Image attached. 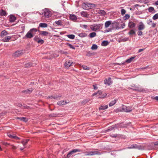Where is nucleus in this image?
<instances>
[{"mask_svg":"<svg viewBox=\"0 0 158 158\" xmlns=\"http://www.w3.org/2000/svg\"><path fill=\"white\" fill-rule=\"evenodd\" d=\"M2 144H3V145H6V146H7V145H9V144L6 143V142H3V143H2Z\"/></svg>","mask_w":158,"mask_h":158,"instance_id":"obj_62","label":"nucleus"},{"mask_svg":"<svg viewBox=\"0 0 158 158\" xmlns=\"http://www.w3.org/2000/svg\"><path fill=\"white\" fill-rule=\"evenodd\" d=\"M23 50H18L13 54V56L15 57H18L22 55L24 53Z\"/></svg>","mask_w":158,"mask_h":158,"instance_id":"obj_7","label":"nucleus"},{"mask_svg":"<svg viewBox=\"0 0 158 158\" xmlns=\"http://www.w3.org/2000/svg\"><path fill=\"white\" fill-rule=\"evenodd\" d=\"M125 26V23H123L121 25V28H123Z\"/></svg>","mask_w":158,"mask_h":158,"instance_id":"obj_58","label":"nucleus"},{"mask_svg":"<svg viewBox=\"0 0 158 158\" xmlns=\"http://www.w3.org/2000/svg\"><path fill=\"white\" fill-rule=\"evenodd\" d=\"M104 83L105 84L109 85L112 84L111 78L109 77L108 79H106L104 80Z\"/></svg>","mask_w":158,"mask_h":158,"instance_id":"obj_14","label":"nucleus"},{"mask_svg":"<svg viewBox=\"0 0 158 158\" xmlns=\"http://www.w3.org/2000/svg\"><path fill=\"white\" fill-rule=\"evenodd\" d=\"M108 107L107 105L105 106H101L99 108V110H104L107 109Z\"/></svg>","mask_w":158,"mask_h":158,"instance_id":"obj_29","label":"nucleus"},{"mask_svg":"<svg viewBox=\"0 0 158 158\" xmlns=\"http://www.w3.org/2000/svg\"><path fill=\"white\" fill-rule=\"evenodd\" d=\"M144 50V49L143 48V49H139L138 51V52H140L143 51Z\"/></svg>","mask_w":158,"mask_h":158,"instance_id":"obj_64","label":"nucleus"},{"mask_svg":"<svg viewBox=\"0 0 158 158\" xmlns=\"http://www.w3.org/2000/svg\"><path fill=\"white\" fill-rule=\"evenodd\" d=\"M59 52L61 54H64L65 55H66L68 54V53L67 52L62 50H60L59 51Z\"/></svg>","mask_w":158,"mask_h":158,"instance_id":"obj_42","label":"nucleus"},{"mask_svg":"<svg viewBox=\"0 0 158 158\" xmlns=\"http://www.w3.org/2000/svg\"><path fill=\"white\" fill-rule=\"evenodd\" d=\"M82 67L84 70H88L89 69V68L86 66L83 65L82 66Z\"/></svg>","mask_w":158,"mask_h":158,"instance_id":"obj_48","label":"nucleus"},{"mask_svg":"<svg viewBox=\"0 0 158 158\" xmlns=\"http://www.w3.org/2000/svg\"><path fill=\"white\" fill-rule=\"evenodd\" d=\"M147 23L149 25H151L152 27H155L156 26V23L152 22V21L151 19H149L147 20Z\"/></svg>","mask_w":158,"mask_h":158,"instance_id":"obj_13","label":"nucleus"},{"mask_svg":"<svg viewBox=\"0 0 158 158\" xmlns=\"http://www.w3.org/2000/svg\"><path fill=\"white\" fill-rule=\"evenodd\" d=\"M67 44L70 48L73 49H75V48L72 44L69 43H68Z\"/></svg>","mask_w":158,"mask_h":158,"instance_id":"obj_54","label":"nucleus"},{"mask_svg":"<svg viewBox=\"0 0 158 158\" xmlns=\"http://www.w3.org/2000/svg\"><path fill=\"white\" fill-rule=\"evenodd\" d=\"M112 30V29L111 28H108L107 29L105 30L104 31V33H107L110 31H111Z\"/></svg>","mask_w":158,"mask_h":158,"instance_id":"obj_55","label":"nucleus"},{"mask_svg":"<svg viewBox=\"0 0 158 158\" xmlns=\"http://www.w3.org/2000/svg\"><path fill=\"white\" fill-rule=\"evenodd\" d=\"M116 102V101L115 100L111 101L109 103V106H111L114 105Z\"/></svg>","mask_w":158,"mask_h":158,"instance_id":"obj_37","label":"nucleus"},{"mask_svg":"<svg viewBox=\"0 0 158 158\" xmlns=\"http://www.w3.org/2000/svg\"><path fill=\"white\" fill-rule=\"evenodd\" d=\"M34 40L37 42L38 40H39V38L37 36H36L34 39Z\"/></svg>","mask_w":158,"mask_h":158,"instance_id":"obj_56","label":"nucleus"},{"mask_svg":"<svg viewBox=\"0 0 158 158\" xmlns=\"http://www.w3.org/2000/svg\"><path fill=\"white\" fill-rule=\"evenodd\" d=\"M152 19L154 20H156L158 19V13L155 14L153 17Z\"/></svg>","mask_w":158,"mask_h":158,"instance_id":"obj_44","label":"nucleus"},{"mask_svg":"<svg viewBox=\"0 0 158 158\" xmlns=\"http://www.w3.org/2000/svg\"><path fill=\"white\" fill-rule=\"evenodd\" d=\"M132 109L131 107H127L126 106H123L122 107V111L125 112H128L131 111Z\"/></svg>","mask_w":158,"mask_h":158,"instance_id":"obj_8","label":"nucleus"},{"mask_svg":"<svg viewBox=\"0 0 158 158\" xmlns=\"http://www.w3.org/2000/svg\"><path fill=\"white\" fill-rule=\"evenodd\" d=\"M86 35L87 34L85 33H80V37H85L86 36Z\"/></svg>","mask_w":158,"mask_h":158,"instance_id":"obj_46","label":"nucleus"},{"mask_svg":"<svg viewBox=\"0 0 158 158\" xmlns=\"http://www.w3.org/2000/svg\"><path fill=\"white\" fill-rule=\"evenodd\" d=\"M25 66V67H29L31 66H34V65L31 63L29 62L26 64Z\"/></svg>","mask_w":158,"mask_h":158,"instance_id":"obj_39","label":"nucleus"},{"mask_svg":"<svg viewBox=\"0 0 158 158\" xmlns=\"http://www.w3.org/2000/svg\"><path fill=\"white\" fill-rule=\"evenodd\" d=\"M11 146L12 148L13 149L15 150V149H16L17 148L15 146L13 145H11Z\"/></svg>","mask_w":158,"mask_h":158,"instance_id":"obj_61","label":"nucleus"},{"mask_svg":"<svg viewBox=\"0 0 158 158\" xmlns=\"http://www.w3.org/2000/svg\"><path fill=\"white\" fill-rule=\"evenodd\" d=\"M135 32L133 30H131L129 33V34L130 35H133L135 34Z\"/></svg>","mask_w":158,"mask_h":158,"instance_id":"obj_52","label":"nucleus"},{"mask_svg":"<svg viewBox=\"0 0 158 158\" xmlns=\"http://www.w3.org/2000/svg\"><path fill=\"white\" fill-rule=\"evenodd\" d=\"M100 153L97 151H89L85 153L86 156H92L96 154H100Z\"/></svg>","mask_w":158,"mask_h":158,"instance_id":"obj_6","label":"nucleus"},{"mask_svg":"<svg viewBox=\"0 0 158 158\" xmlns=\"http://www.w3.org/2000/svg\"><path fill=\"white\" fill-rule=\"evenodd\" d=\"M135 148V146L134 145H132L130 147L128 148H130V149L134 148Z\"/></svg>","mask_w":158,"mask_h":158,"instance_id":"obj_60","label":"nucleus"},{"mask_svg":"<svg viewBox=\"0 0 158 158\" xmlns=\"http://www.w3.org/2000/svg\"><path fill=\"white\" fill-rule=\"evenodd\" d=\"M7 13L3 9H1L0 11V15L1 16H6L7 15Z\"/></svg>","mask_w":158,"mask_h":158,"instance_id":"obj_27","label":"nucleus"},{"mask_svg":"<svg viewBox=\"0 0 158 158\" xmlns=\"http://www.w3.org/2000/svg\"><path fill=\"white\" fill-rule=\"evenodd\" d=\"M57 116V114H54V113L50 114L49 115V116L50 117H56Z\"/></svg>","mask_w":158,"mask_h":158,"instance_id":"obj_51","label":"nucleus"},{"mask_svg":"<svg viewBox=\"0 0 158 158\" xmlns=\"http://www.w3.org/2000/svg\"><path fill=\"white\" fill-rule=\"evenodd\" d=\"M112 22L111 21L109 20L106 21L105 23V27L108 28L111 24H112Z\"/></svg>","mask_w":158,"mask_h":158,"instance_id":"obj_17","label":"nucleus"},{"mask_svg":"<svg viewBox=\"0 0 158 158\" xmlns=\"http://www.w3.org/2000/svg\"><path fill=\"white\" fill-rule=\"evenodd\" d=\"M93 96L97 95V96H99V98H103L105 97L107 94L106 93L102 94L101 91H98L97 93H95L93 94Z\"/></svg>","mask_w":158,"mask_h":158,"instance_id":"obj_5","label":"nucleus"},{"mask_svg":"<svg viewBox=\"0 0 158 158\" xmlns=\"http://www.w3.org/2000/svg\"><path fill=\"white\" fill-rule=\"evenodd\" d=\"M61 97V95H56L55 96H48L47 97V98H51V99H56V100H58L60 99V98Z\"/></svg>","mask_w":158,"mask_h":158,"instance_id":"obj_15","label":"nucleus"},{"mask_svg":"<svg viewBox=\"0 0 158 158\" xmlns=\"http://www.w3.org/2000/svg\"><path fill=\"white\" fill-rule=\"evenodd\" d=\"M38 31L40 32V34L41 35L43 36H47V35L49 33L48 31H40L38 30Z\"/></svg>","mask_w":158,"mask_h":158,"instance_id":"obj_18","label":"nucleus"},{"mask_svg":"<svg viewBox=\"0 0 158 158\" xmlns=\"http://www.w3.org/2000/svg\"><path fill=\"white\" fill-rule=\"evenodd\" d=\"M8 34L7 32L5 30L2 31L0 34V36L1 37H3L4 36Z\"/></svg>","mask_w":158,"mask_h":158,"instance_id":"obj_22","label":"nucleus"},{"mask_svg":"<svg viewBox=\"0 0 158 158\" xmlns=\"http://www.w3.org/2000/svg\"><path fill=\"white\" fill-rule=\"evenodd\" d=\"M7 135L11 139H14L15 135L13 133H7Z\"/></svg>","mask_w":158,"mask_h":158,"instance_id":"obj_30","label":"nucleus"},{"mask_svg":"<svg viewBox=\"0 0 158 158\" xmlns=\"http://www.w3.org/2000/svg\"><path fill=\"white\" fill-rule=\"evenodd\" d=\"M134 58L135 57H131L129 59H127L126 60V62L127 63H130L134 59Z\"/></svg>","mask_w":158,"mask_h":158,"instance_id":"obj_38","label":"nucleus"},{"mask_svg":"<svg viewBox=\"0 0 158 158\" xmlns=\"http://www.w3.org/2000/svg\"><path fill=\"white\" fill-rule=\"evenodd\" d=\"M130 18V15L128 14H126L124 17H123V19L124 20L128 19Z\"/></svg>","mask_w":158,"mask_h":158,"instance_id":"obj_43","label":"nucleus"},{"mask_svg":"<svg viewBox=\"0 0 158 158\" xmlns=\"http://www.w3.org/2000/svg\"><path fill=\"white\" fill-rule=\"evenodd\" d=\"M33 89H27L24 90L22 91V92L25 94H30L32 92Z\"/></svg>","mask_w":158,"mask_h":158,"instance_id":"obj_20","label":"nucleus"},{"mask_svg":"<svg viewBox=\"0 0 158 158\" xmlns=\"http://www.w3.org/2000/svg\"><path fill=\"white\" fill-rule=\"evenodd\" d=\"M145 26L143 23L142 22L139 23L138 26V29L139 31L143 30L144 29Z\"/></svg>","mask_w":158,"mask_h":158,"instance_id":"obj_11","label":"nucleus"},{"mask_svg":"<svg viewBox=\"0 0 158 158\" xmlns=\"http://www.w3.org/2000/svg\"><path fill=\"white\" fill-rule=\"evenodd\" d=\"M112 24H113L115 25L116 26V29H118L119 28V27H118L119 25L117 21H114L112 22Z\"/></svg>","mask_w":158,"mask_h":158,"instance_id":"obj_34","label":"nucleus"},{"mask_svg":"<svg viewBox=\"0 0 158 158\" xmlns=\"http://www.w3.org/2000/svg\"><path fill=\"white\" fill-rule=\"evenodd\" d=\"M42 14L39 13L40 15H43L45 18H48L51 17L52 15L51 11L47 8L43 10L41 12Z\"/></svg>","mask_w":158,"mask_h":158,"instance_id":"obj_2","label":"nucleus"},{"mask_svg":"<svg viewBox=\"0 0 158 158\" xmlns=\"http://www.w3.org/2000/svg\"><path fill=\"white\" fill-rule=\"evenodd\" d=\"M136 24L132 21H129L128 26L130 28H133L135 27Z\"/></svg>","mask_w":158,"mask_h":158,"instance_id":"obj_19","label":"nucleus"},{"mask_svg":"<svg viewBox=\"0 0 158 158\" xmlns=\"http://www.w3.org/2000/svg\"><path fill=\"white\" fill-rule=\"evenodd\" d=\"M11 37L10 36H7L6 37H5L3 38L2 40V41L4 42H9L10 40L11 39Z\"/></svg>","mask_w":158,"mask_h":158,"instance_id":"obj_21","label":"nucleus"},{"mask_svg":"<svg viewBox=\"0 0 158 158\" xmlns=\"http://www.w3.org/2000/svg\"><path fill=\"white\" fill-rule=\"evenodd\" d=\"M81 15L85 17H88L89 15L85 12H82L81 13Z\"/></svg>","mask_w":158,"mask_h":158,"instance_id":"obj_33","label":"nucleus"},{"mask_svg":"<svg viewBox=\"0 0 158 158\" xmlns=\"http://www.w3.org/2000/svg\"><path fill=\"white\" fill-rule=\"evenodd\" d=\"M122 123L118 124H116L114 126H112L110 127H109V129H108V130H111L114 129L115 127L118 128V127H123V126Z\"/></svg>","mask_w":158,"mask_h":158,"instance_id":"obj_10","label":"nucleus"},{"mask_svg":"<svg viewBox=\"0 0 158 158\" xmlns=\"http://www.w3.org/2000/svg\"><path fill=\"white\" fill-rule=\"evenodd\" d=\"M96 35V34L95 32H93L89 34V36L91 38H93Z\"/></svg>","mask_w":158,"mask_h":158,"instance_id":"obj_35","label":"nucleus"},{"mask_svg":"<svg viewBox=\"0 0 158 158\" xmlns=\"http://www.w3.org/2000/svg\"><path fill=\"white\" fill-rule=\"evenodd\" d=\"M69 18L71 20L73 21H75L77 19L76 16L74 15H70Z\"/></svg>","mask_w":158,"mask_h":158,"instance_id":"obj_26","label":"nucleus"},{"mask_svg":"<svg viewBox=\"0 0 158 158\" xmlns=\"http://www.w3.org/2000/svg\"><path fill=\"white\" fill-rule=\"evenodd\" d=\"M93 86L94 87V89H98V87H97L96 85H93Z\"/></svg>","mask_w":158,"mask_h":158,"instance_id":"obj_63","label":"nucleus"},{"mask_svg":"<svg viewBox=\"0 0 158 158\" xmlns=\"http://www.w3.org/2000/svg\"><path fill=\"white\" fill-rule=\"evenodd\" d=\"M98 13L102 16H105L106 15V12L103 10H99L98 11Z\"/></svg>","mask_w":158,"mask_h":158,"instance_id":"obj_25","label":"nucleus"},{"mask_svg":"<svg viewBox=\"0 0 158 158\" xmlns=\"http://www.w3.org/2000/svg\"><path fill=\"white\" fill-rule=\"evenodd\" d=\"M44 42V40L42 39H39V40H38L37 43L39 44H43Z\"/></svg>","mask_w":158,"mask_h":158,"instance_id":"obj_49","label":"nucleus"},{"mask_svg":"<svg viewBox=\"0 0 158 158\" xmlns=\"http://www.w3.org/2000/svg\"><path fill=\"white\" fill-rule=\"evenodd\" d=\"M102 26V24H94L90 26V28L92 31H96L101 29Z\"/></svg>","mask_w":158,"mask_h":158,"instance_id":"obj_3","label":"nucleus"},{"mask_svg":"<svg viewBox=\"0 0 158 158\" xmlns=\"http://www.w3.org/2000/svg\"><path fill=\"white\" fill-rule=\"evenodd\" d=\"M95 5L93 4L84 2L82 5V7L83 9L85 10H88L94 7Z\"/></svg>","mask_w":158,"mask_h":158,"instance_id":"obj_4","label":"nucleus"},{"mask_svg":"<svg viewBox=\"0 0 158 158\" xmlns=\"http://www.w3.org/2000/svg\"><path fill=\"white\" fill-rule=\"evenodd\" d=\"M69 103V102H67L64 100H61L57 102V104L59 106H62L66 105Z\"/></svg>","mask_w":158,"mask_h":158,"instance_id":"obj_16","label":"nucleus"},{"mask_svg":"<svg viewBox=\"0 0 158 158\" xmlns=\"http://www.w3.org/2000/svg\"><path fill=\"white\" fill-rule=\"evenodd\" d=\"M38 31L37 29L33 28L31 29L25 35V37L27 38H31L33 37Z\"/></svg>","mask_w":158,"mask_h":158,"instance_id":"obj_1","label":"nucleus"},{"mask_svg":"<svg viewBox=\"0 0 158 158\" xmlns=\"http://www.w3.org/2000/svg\"><path fill=\"white\" fill-rule=\"evenodd\" d=\"M108 44V42L106 41H104L102 43L101 45L102 46H106Z\"/></svg>","mask_w":158,"mask_h":158,"instance_id":"obj_40","label":"nucleus"},{"mask_svg":"<svg viewBox=\"0 0 158 158\" xmlns=\"http://www.w3.org/2000/svg\"><path fill=\"white\" fill-rule=\"evenodd\" d=\"M128 40V38L127 37H125L123 38H122L120 39L121 41L125 42Z\"/></svg>","mask_w":158,"mask_h":158,"instance_id":"obj_47","label":"nucleus"},{"mask_svg":"<svg viewBox=\"0 0 158 158\" xmlns=\"http://www.w3.org/2000/svg\"><path fill=\"white\" fill-rule=\"evenodd\" d=\"M87 102V101L86 100L83 101L82 102V105H84Z\"/></svg>","mask_w":158,"mask_h":158,"instance_id":"obj_59","label":"nucleus"},{"mask_svg":"<svg viewBox=\"0 0 158 158\" xmlns=\"http://www.w3.org/2000/svg\"><path fill=\"white\" fill-rule=\"evenodd\" d=\"M17 119H19L21 121H22L25 122H26L28 121V119L25 117H17L16 118Z\"/></svg>","mask_w":158,"mask_h":158,"instance_id":"obj_23","label":"nucleus"},{"mask_svg":"<svg viewBox=\"0 0 158 158\" xmlns=\"http://www.w3.org/2000/svg\"><path fill=\"white\" fill-rule=\"evenodd\" d=\"M16 19L15 16L13 15H11L10 16L9 20L11 23L14 22L16 20Z\"/></svg>","mask_w":158,"mask_h":158,"instance_id":"obj_24","label":"nucleus"},{"mask_svg":"<svg viewBox=\"0 0 158 158\" xmlns=\"http://www.w3.org/2000/svg\"><path fill=\"white\" fill-rule=\"evenodd\" d=\"M98 48V46L97 45L95 44H93L92 46L91 47V49L92 50H96Z\"/></svg>","mask_w":158,"mask_h":158,"instance_id":"obj_41","label":"nucleus"},{"mask_svg":"<svg viewBox=\"0 0 158 158\" xmlns=\"http://www.w3.org/2000/svg\"><path fill=\"white\" fill-rule=\"evenodd\" d=\"M79 152V150L78 149H74L71 151L69 152L67 155V158H69L70 157L71 155L74 154V153Z\"/></svg>","mask_w":158,"mask_h":158,"instance_id":"obj_9","label":"nucleus"},{"mask_svg":"<svg viewBox=\"0 0 158 158\" xmlns=\"http://www.w3.org/2000/svg\"><path fill=\"white\" fill-rule=\"evenodd\" d=\"M29 140V139H24L22 141L21 143L24 146L27 144Z\"/></svg>","mask_w":158,"mask_h":158,"instance_id":"obj_32","label":"nucleus"},{"mask_svg":"<svg viewBox=\"0 0 158 158\" xmlns=\"http://www.w3.org/2000/svg\"><path fill=\"white\" fill-rule=\"evenodd\" d=\"M62 22V20H59L58 21H55V23L57 25L61 26L63 25Z\"/></svg>","mask_w":158,"mask_h":158,"instance_id":"obj_31","label":"nucleus"},{"mask_svg":"<svg viewBox=\"0 0 158 158\" xmlns=\"http://www.w3.org/2000/svg\"><path fill=\"white\" fill-rule=\"evenodd\" d=\"M67 36L69 38L71 39H74L75 38V36L73 34L71 35H67Z\"/></svg>","mask_w":158,"mask_h":158,"instance_id":"obj_36","label":"nucleus"},{"mask_svg":"<svg viewBox=\"0 0 158 158\" xmlns=\"http://www.w3.org/2000/svg\"><path fill=\"white\" fill-rule=\"evenodd\" d=\"M73 63V62L71 60H67L64 64V66L66 68H68Z\"/></svg>","mask_w":158,"mask_h":158,"instance_id":"obj_12","label":"nucleus"},{"mask_svg":"<svg viewBox=\"0 0 158 158\" xmlns=\"http://www.w3.org/2000/svg\"><path fill=\"white\" fill-rule=\"evenodd\" d=\"M126 11L125 9H122L121 10V14L122 15H124L126 13Z\"/></svg>","mask_w":158,"mask_h":158,"instance_id":"obj_50","label":"nucleus"},{"mask_svg":"<svg viewBox=\"0 0 158 158\" xmlns=\"http://www.w3.org/2000/svg\"><path fill=\"white\" fill-rule=\"evenodd\" d=\"M48 24L45 23H41L39 24V27L45 28L47 27Z\"/></svg>","mask_w":158,"mask_h":158,"instance_id":"obj_28","label":"nucleus"},{"mask_svg":"<svg viewBox=\"0 0 158 158\" xmlns=\"http://www.w3.org/2000/svg\"><path fill=\"white\" fill-rule=\"evenodd\" d=\"M154 10V8L152 7H150L148 8V10L150 12H152Z\"/></svg>","mask_w":158,"mask_h":158,"instance_id":"obj_45","label":"nucleus"},{"mask_svg":"<svg viewBox=\"0 0 158 158\" xmlns=\"http://www.w3.org/2000/svg\"><path fill=\"white\" fill-rule=\"evenodd\" d=\"M138 35H141L143 33L141 31H139L137 32Z\"/></svg>","mask_w":158,"mask_h":158,"instance_id":"obj_57","label":"nucleus"},{"mask_svg":"<svg viewBox=\"0 0 158 158\" xmlns=\"http://www.w3.org/2000/svg\"><path fill=\"white\" fill-rule=\"evenodd\" d=\"M80 26L81 27H82L83 28L86 29L87 27V25H83V24H81L80 25Z\"/></svg>","mask_w":158,"mask_h":158,"instance_id":"obj_53","label":"nucleus"}]
</instances>
